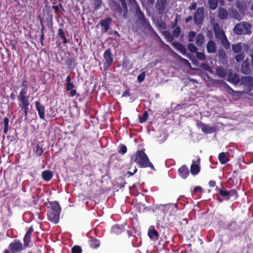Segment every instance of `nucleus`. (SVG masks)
I'll return each mask as SVG.
<instances>
[{"label": "nucleus", "mask_w": 253, "mask_h": 253, "mask_svg": "<svg viewBox=\"0 0 253 253\" xmlns=\"http://www.w3.org/2000/svg\"><path fill=\"white\" fill-rule=\"evenodd\" d=\"M181 29L179 27H175V29L172 31V36L173 38H177L180 33Z\"/></svg>", "instance_id": "nucleus-33"}, {"label": "nucleus", "mask_w": 253, "mask_h": 253, "mask_svg": "<svg viewBox=\"0 0 253 253\" xmlns=\"http://www.w3.org/2000/svg\"><path fill=\"white\" fill-rule=\"evenodd\" d=\"M172 45L174 48L179 51L183 54H186V49L183 45L179 42H172Z\"/></svg>", "instance_id": "nucleus-18"}, {"label": "nucleus", "mask_w": 253, "mask_h": 253, "mask_svg": "<svg viewBox=\"0 0 253 253\" xmlns=\"http://www.w3.org/2000/svg\"><path fill=\"white\" fill-rule=\"evenodd\" d=\"M242 44L241 42L233 44L232 45L233 51L236 53L240 52L242 49Z\"/></svg>", "instance_id": "nucleus-24"}, {"label": "nucleus", "mask_w": 253, "mask_h": 253, "mask_svg": "<svg viewBox=\"0 0 253 253\" xmlns=\"http://www.w3.org/2000/svg\"><path fill=\"white\" fill-rule=\"evenodd\" d=\"M133 161H131L130 163H129V168H128V169L129 170H133V167L134 166H135V165H134L133 164Z\"/></svg>", "instance_id": "nucleus-58"}, {"label": "nucleus", "mask_w": 253, "mask_h": 253, "mask_svg": "<svg viewBox=\"0 0 253 253\" xmlns=\"http://www.w3.org/2000/svg\"><path fill=\"white\" fill-rule=\"evenodd\" d=\"M219 192H220V195L222 197H224V198L225 199L228 200L229 198L230 195L228 193V191L220 190Z\"/></svg>", "instance_id": "nucleus-36"}, {"label": "nucleus", "mask_w": 253, "mask_h": 253, "mask_svg": "<svg viewBox=\"0 0 253 253\" xmlns=\"http://www.w3.org/2000/svg\"><path fill=\"white\" fill-rule=\"evenodd\" d=\"M51 208L48 212V219L54 223H57L59 220L61 207L57 202H53L50 204Z\"/></svg>", "instance_id": "nucleus-2"}, {"label": "nucleus", "mask_w": 253, "mask_h": 253, "mask_svg": "<svg viewBox=\"0 0 253 253\" xmlns=\"http://www.w3.org/2000/svg\"><path fill=\"white\" fill-rule=\"evenodd\" d=\"M219 59L223 64H225L227 62L226 55L225 52L223 50L219 51Z\"/></svg>", "instance_id": "nucleus-26"}, {"label": "nucleus", "mask_w": 253, "mask_h": 253, "mask_svg": "<svg viewBox=\"0 0 253 253\" xmlns=\"http://www.w3.org/2000/svg\"><path fill=\"white\" fill-rule=\"evenodd\" d=\"M27 94V91L25 89H23L21 90V91L20 92L19 95V99H22L27 98L26 96Z\"/></svg>", "instance_id": "nucleus-39"}, {"label": "nucleus", "mask_w": 253, "mask_h": 253, "mask_svg": "<svg viewBox=\"0 0 253 253\" xmlns=\"http://www.w3.org/2000/svg\"><path fill=\"white\" fill-rule=\"evenodd\" d=\"M23 248L22 243L19 241H14L9 245V249L13 253L21 251Z\"/></svg>", "instance_id": "nucleus-12"}, {"label": "nucleus", "mask_w": 253, "mask_h": 253, "mask_svg": "<svg viewBox=\"0 0 253 253\" xmlns=\"http://www.w3.org/2000/svg\"><path fill=\"white\" fill-rule=\"evenodd\" d=\"M192 20V17L191 16H189L185 19V23H188L190 21H191Z\"/></svg>", "instance_id": "nucleus-60"}, {"label": "nucleus", "mask_w": 253, "mask_h": 253, "mask_svg": "<svg viewBox=\"0 0 253 253\" xmlns=\"http://www.w3.org/2000/svg\"><path fill=\"white\" fill-rule=\"evenodd\" d=\"M213 31L217 42H220L225 48H229L230 47L229 42L226 37L224 32L218 24H215L214 25Z\"/></svg>", "instance_id": "nucleus-3"}, {"label": "nucleus", "mask_w": 253, "mask_h": 253, "mask_svg": "<svg viewBox=\"0 0 253 253\" xmlns=\"http://www.w3.org/2000/svg\"><path fill=\"white\" fill-rule=\"evenodd\" d=\"M205 42V37L204 35L199 33L196 37V43L199 46H202Z\"/></svg>", "instance_id": "nucleus-20"}, {"label": "nucleus", "mask_w": 253, "mask_h": 253, "mask_svg": "<svg viewBox=\"0 0 253 253\" xmlns=\"http://www.w3.org/2000/svg\"><path fill=\"white\" fill-rule=\"evenodd\" d=\"M227 75V80L229 82L235 85H237L239 83V76L237 74L233 73L231 70H228Z\"/></svg>", "instance_id": "nucleus-9"}, {"label": "nucleus", "mask_w": 253, "mask_h": 253, "mask_svg": "<svg viewBox=\"0 0 253 253\" xmlns=\"http://www.w3.org/2000/svg\"><path fill=\"white\" fill-rule=\"evenodd\" d=\"M188 49L192 53H196L198 50L197 47L192 43H189L187 45Z\"/></svg>", "instance_id": "nucleus-32"}, {"label": "nucleus", "mask_w": 253, "mask_h": 253, "mask_svg": "<svg viewBox=\"0 0 253 253\" xmlns=\"http://www.w3.org/2000/svg\"><path fill=\"white\" fill-rule=\"evenodd\" d=\"M162 35L164 36L165 39L169 42H172L173 40V37L172 35L168 31H164Z\"/></svg>", "instance_id": "nucleus-25"}, {"label": "nucleus", "mask_w": 253, "mask_h": 253, "mask_svg": "<svg viewBox=\"0 0 253 253\" xmlns=\"http://www.w3.org/2000/svg\"><path fill=\"white\" fill-rule=\"evenodd\" d=\"M148 235L151 239L157 240L158 238V233L155 229H149L148 231Z\"/></svg>", "instance_id": "nucleus-28"}, {"label": "nucleus", "mask_w": 253, "mask_h": 253, "mask_svg": "<svg viewBox=\"0 0 253 253\" xmlns=\"http://www.w3.org/2000/svg\"><path fill=\"white\" fill-rule=\"evenodd\" d=\"M94 4L95 5V8L98 9L99 8L101 5L102 0H91Z\"/></svg>", "instance_id": "nucleus-42"}, {"label": "nucleus", "mask_w": 253, "mask_h": 253, "mask_svg": "<svg viewBox=\"0 0 253 253\" xmlns=\"http://www.w3.org/2000/svg\"><path fill=\"white\" fill-rule=\"evenodd\" d=\"M135 9V15L137 18V22L141 24L143 27H147L149 25V21L147 19L140 10L139 6L137 4H135L134 7Z\"/></svg>", "instance_id": "nucleus-5"}, {"label": "nucleus", "mask_w": 253, "mask_h": 253, "mask_svg": "<svg viewBox=\"0 0 253 253\" xmlns=\"http://www.w3.org/2000/svg\"><path fill=\"white\" fill-rule=\"evenodd\" d=\"M241 83L251 90L253 88V78L251 76L243 77L241 79Z\"/></svg>", "instance_id": "nucleus-10"}, {"label": "nucleus", "mask_w": 253, "mask_h": 253, "mask_svg": "<svg viewBox=\"0 0 253 253\" xmlns=\"http://www.w3.org/2000/svg\"><path fill=\"white\" fill-rule=\"evenodd\" d=\"M251 25L247 21L237 23L233 28V32L238 35H250L252 33Z\"/></svg>", "instance_id": "nucleus-4"}, {"label": "nucleus", "mask_w": 253, "mask_h": 253, "mask_svg": "<svg viewBox=\"0 0 253 253\" xmlns=\"http://www.w3.org/2000/svg\"><path fill=\"white\" fill-rule=\"evenodd\" d=\"M103 56L105 60L104 68L108 69L113 62V57L111 49L110 48L107 49L104 53Z\"/></svg>", "instance_id": "nucleus-7"}, {"label": "nucleus", "mask_w": 253, "mask_h": 253, "mask_svg": "<svg viewBox=\"0 0 253 253\" xmlns=\"http://www.w3.org/2000/svg\"><path fill=\"white\" fill-rule=\"evenodd\" d=\"M182 63L185 64V65H187V66H190L191 65H190V63H189V62L186 59H184V60H183V61H182Z\"/></svg>", "instance_id": "nucleus-59"}, {"label": "nucleus", "mask_w": 253, "mask_h": 253, "mask_svg": "<svg viewBox=\"0 0 253 253\" xmlns=\"http://www.w3.org/2000/svg\"><path fill=\"white\" fill-rule=\"evenodd\" d=\"M71 91L70 92V94L71 96H74L76 95V90H70Z\"/></svg>", "instance_id": "nucleus-62"}, {"label": "nucleus", "mask_w": 253, "mask_h": 253, "mask_svg": "<svg viewBox=\"0 0 253 253\" xmlns=\"http://www.w3.org/2000/svg\"><path fill=\"white\" fill-rule=\"evenodd\" d=\"M52 172L49 170H44L42 172L43 179L45 181H49L52 177Z\"/></svg>", "instance_id": "nucleus-21"}, {"label": "nucleus", "mask_w": 253, "mask_h": 253, "mask_svg": "<svg viewBox=\"0 0 253 253\" xmlns=\"http://www.w3.org/2000/svg\"><path fill=\"white\" fill-rule=\"evenodd\" d=\"M208 3L210 8L212 10H214L216 8L218 5V0H208Z\"/></svg>", "instance_id": "nucleus-30"}, {"label": "nucleus", "mask_w": 253, "mask_h": 253, "mask_svg": "<svg viewBox=\"0 0 253 253\" xmlns=\"http://www.w3.org/2000/svg\"><path fill=\"white\" fill-rule=\"evenodd\" d=\"M202 188L200 186L196 187L194 189V192L195 193H196L198 191H202Z\"/></svg>", "instance_id": "nucleus-61"}, {"label": "nucleus", "mask_w": 253, "mask_h": 253, "mask_svg": "<svg viewBox=\"0 0 253 253\" xmlns=\"http://www.w3.org/2000/svg\"><path fill=\"white\" fill-rule=\"evenodd\" d=\"M197 7V3L196 2H193L192 3L191 5L189 7L190 10H195Z\"/></svg>", "instance_id": "nucleus-54"}, {"label": "nucleus", "mask_w": 253, "mask_h": 253, "mask_svg": "<svg viewBox=\"0 0 253 253\" xmlns=\"http://www.w3.org/2000/svg\"><path fill=\"white\" fill-rule=\"evenodd\" d=\"M201 67L204 70L209 71V72L212 73V70L211 67L208 64L206 63H203L201 64Z\"/></svg>", "instance_id": "nucleus-45"}, {"label": "nucleus", "mask_w": 253, "mask_h": 253, "mask_svg": "<svg viewBox=\"0 0 253 253\" xmlns=\"http://www.w3.org/2000/svg\"><path fill=\"white\" fill-rule=\"evenodd\" d=\"M209 185L211 187H214L215 185V182L214 181L211 180L209 182Z\"/></svg>", "instance_id": "nucleus-63"}, {"label": "nucleus", "mask_w": 253, "mask_h": 253, "mask_svg": "<svg viewBox=\"0 0 253 253\" xmlns=\"http://www.w3.org/2000/svg\"><path fill=\"white\" fill-rule=\"evenodd\" d=\"M186 55L192 61L193 63H195L197 62V60L193 55L191 54H187Z\"/></svg>", "instance_id": "nucleus-49"}, {"label": "nucleus", "mask_w": 253, "mask_h": 253, "mask_svg": "<svg viewBox=\"0 0 253 253\" xmlns=\"http://www.w3.org/2000/svg\"><path fill=\"white\" fill-rule=\"evenodd\" d=\"M201 129L203 132L206 133H211L214 131L213 127H211L207 125H202Z\"/></svg>", "instance_id": "nucleus-27"}, {"label": "nucleus", "mask_w": 253, "mask_h": 253, "mask_svg": "<svg viewBox=\"0 0 253 253\" xmlns=\"http://www.w3.org/2000/svg\"><path fill=\"white\" fill-rule=\"evenodd\" d=\"M137 169H136V166H134L133 167V172H132L131 171H128L127 172V174H128L129 176H132L133 175L134 173H135L137 171Z\"/></svg>", "instance_id": "nucleus-52"}, {"label": "nucleus", "mask_w": 253, "mask_h": 253, "mask_svg": "<svg viewBox=\"0 0 253 253\" xmlns=\"http://www.w3.org/2000/svg\"><path fill=\"white\" fill-rule=\"evenodd\" d=\"M112 19L109 17L100 21V25L103 28L104 32L106 33L108 31Z\"/></svg>", "instance_id": "nucleus-14"}, {"label": "nucleus", "mask_w": 253, "mask_h": 253, "mask_svg": "<svg viewBox=\"0 0 253 253\" xmlns=\"http://www.w3.org/2000/svg\"><path fill=\"white\" fill-rule=\"evenodd\" d=\"M218 159L222 164H225L229 161L226 153L224 152L220 153L218 155Z\"/></svg>", "instance_id": "nucleus-23"}, {"label": "nucleus", "mask_w": 253, "mask_h": 253, "mask_svg": "<svg viewBox=\"0 0 253 253\" xmlns=\"http://www.w3.org/2000/svg\"><path fill=\"white\" fill-rule=\"evenodd\" d=\"M116 11H117L120 14L122 13V8L120 6V5L117 6Z\"/></svg>", "instance_id": "nucleus-56"}, {"label": "nucleus", "mask_w": 253, "mask_h": 253, "mask_svg": "<svg viewBox=\"0 0 253 253\" xmlns=\"http://www.w3.org/2000/svg\"><path fill=\"white\" fill-rule=\"evenodd\" d=\"M191 172L192 174L195 175L199 173L200 168L197 164H192L191 166Z\"/></svg>", "instance_id": "nucleus-29"}, {"label": "nucleus", "mask_w": 253, "mask_h": 253, "mask_svg": "<svg viewBox=\"0 0 253 253\" xmlns=\"http://www.w3.org/2000/svg\"><path fill=\"white\" fill-rule=\"evenodd\" d=\"M217 15L220 19L224 20L227 19L228 13L226 9L220 7L218 9Z\"/></svg>", "instance_id": "nucleus-16"}, {"label": "nucleus", "mask_w": 253, "mask_h": 253, "mask_svg": "<svg viewBox=\"0 0 253 253\" xmlns=\"http://www.w3.org/2000/svg\"><path fill=\"white\" fill-rule=\"evenodd\" d=\"M131 161L136 163L141 168L150 167L151 169H154L153 165L143 150L137 151L131 158Z\"/></svg>", "instance_id": "nucleus-1"}, {"label": "nucleus", "mask_w": 253, "mask_h": 253, "mask_svg": "<svg viewBox=\"0 0 253 253\" xmlns=\"http://www.w3.org/2000/svg\"><path fill=\"white\" fill-rule=\"evenodd\" d=\"M116 11H117L120 14L122 13V8L120 6V5L117 6Z\"/></svg>", "instance_id": "nucleus-57"}, {"label": "nucleus", "mask_w": 253, "mask_h": 253, "mask_svg": "<svg viewBox=\"0 0 253 253\" xmlns=\"http://www.w3.org/2000/svg\"><path fill=\"white\" fill-rule=\"evenodd\" d=\"M35 106L40 118L43 119L44 118V107L39 101L36 102Z\"/></svg>", "instance_id": "nucleus-13"}, {"label": "nucleus", "mask_w": 253, "mask_h": 253, "mask_svg": "<svg viewBox=\"0 0 253 253\" xmlns=\"http://www.w3.org/2000/svg\"><path fill=\"white\" fill-rule=\"evenodd\" d=\"M217 82H219V83H220V82L223 83L225 84V86L227 88H228L229 89V90H230L231 92H233L234 91L226 83L223 82L221 80H219V81H217Z\"/></svg>", "instance_id": "nucleus-53"}, {"label": "nucleus", "mask_w": 253, "mask_h": 253, "mask_svg": "<svg viewBox=\"0 0 253 253\" xmlns=\"http://www.w3.org/2000/svg\"><path fill=\"white\" fill-rule=\"evenodd\" d=\"M237 8L239 9L241 11H244L245 9H246V6L244 3L239 2L237 3L236 4Z\"/></svg>", "instance_id": "nucleus-46"}, {"label": "nucleus", "mask_w": 253, "mask_h": 253, "mask_svg": "<svg viewBox=\"0 0 253 253\" xmlns=\"http://www.w3.org/2000/svg\"><path fill=\"white\" fill-rule=\"evenodd\" d=\"M8 123H9L8 119L7 118H5L3 120V124H4L3 132L5 134L7 133Z\"/></svg>", "instance_id": "nucleus-35"}, {"label": "nucleus", "mask_w": 253, "mask_h": 253, "mask_svg": "<svg viewBox=\"0 0 253 253\" xmlns=\"http://www.w3.org/2000/svg\"><path fill=\"white\" fill-rule=\"evenodd\" d=\"M196 32L193 31H190L188 33V41L190 42H193L194 41V39L196 37Z\"/></svg>", "instance_id": "nucleus-31"}, {"label": "nucleus", "mask_w": 253, "mask_h": 253, "mask_svg": "<svg viewBox=\"0 0 253 253\" xmlns=\"http://www.w3.org/2000/svg\"><path fill=\"white\" fill-rule=\"evenodd\" d=\"M122 6L124 9V10H123L124 13H123V16L124 18H126L127 17L128 10H127V5L125 2H122Z\"/></svg>", "instance_id": "nucleus-37"}, {"label": "nucleus", "mask_w": 253, "mask_h": 253, "mask_svg": "<svg viewBox=\"0 0 253 253\" xmlns=\"http://www.w3.org/2000/svg\"><path fill=\"white\" fill-rule=\"evenodd\" d=\"M127 151V148L126 146L121 145L120 146L119 152L122 154H125Z\"/></svg>", "instance_id": "nucleus-48"}, {"label": "nucleus", "mask_w": 253, "mask_h": 253, "mask_svg": "<svg viewBox=\"0 0 253 253\" xmlns=\"http://www.w3.org/2000/svg\"><path fill=\"white\" fill-rule=\"evenodd\" d=\"M37 149L36 150V154L37 156H41L43 153V149L42 147H40L39 145H37Z\"/></svg>", "instance_id": "nucleus-44"}, {"label": "nucleus", "mask_w": 253, "mask_h": 253, "mask_svg": "<svg viewBox=\"0 0 253 253\" xmlns=\"http://www.w3.org/2000/svg\"><path fill=\"white\" fill-rule=\"evenodd\" d=\"M228 193L229 194L230 197L232 196H235V198H236L237 196V191L235 189H232V190L228 191Z\"/></svg>", "instance_id": "nucleus-50"}, {"label": "nucleus", "mask_w": 253, "mask_h": 253, "mask_svg": "<svg viewBox=\"0 0 253 253\" xmlns=\"http://www.w3.org/2000/svg\"><path fill=\"white\" fill-rule=\"evenodd\" d=\"M215 70L216 75L220 78H224L228 74V71L221 66L216 67Z\"/></svg>", "instance_id": "nucleus-15"}, {"label": "nucleus", "mask_w": 253, "mask_h": 253, "mask_svg": "<svg viewBox=\"0 0 253 253\" xmlns=\"http://www.w3.org/2000/svg\"><path fill=\"white\" fill-rule=\"evenodd\" d=\"M33 231V229L32 227H30L26 233L24 238V244L25 246H27L28 245L30 241V235Z\"/></svg>", "instance_id": "nucleus-22"}, {"label": "nucleus", "mask_w": 253, "mask_h": 253, "mask_svg": "<svg viewBox=\"0 0 253 253\" xmlns=\"http://www.w3.org/2000/svg\"><path fill=\"white\" fill-rule=\"evenodd\" d=\"M245 57V55L244 54V53L242 52V53L239 54L235 56V59L237 62H240L242 61Z\"/></svg>", "instance_id": "nucleus-43"}, {"label": "nucleus", "mask_w": 253, "mask_h": 253, "mask_svg": "<svg viewBox=\"0 0 253 253\" xmlns=\"http://www.w3.org/2000/svg\"><path fill=\"white\" fill-rule=\"evenodd\" d=\"M204 7H201L197 8L194 15V21L195 24L200 25L202 23L204 19Z\"/></svg>", "instance_id": "nucleus-6"}, {"label": "nucleus", "mask_w": 253, "mask_h": 253, "mask_svg": "<svg viewBox=\"0 0 253 253\" xmlns=\"http://www.w3.org/2000/svg\"><path fill=\"white\" fill-rule=\"evenodd\" d=\"M82 249L79 246H75L72 249V253H82Z\"/></svg>", "instance_id": "nucleus-40"}, {"label": "nucleus", "mask_w": 253, "mask_h": 253, "mask_svg": "<svg viewBox=\"0 0 253 253\" xmlns=\"http://www.w3.org/2000/svg\"><path fill=\"white\" fill-rule=\"evenodd\" d=\"M167 0H157L155 8L159 14L164 13L167 6Z\"/></svg>", "instance_id": "nucleus-8"}, {"label": "nucleus", "mask_w": 253, "mask_h": 253, "mask_svg": "<svg viewBox=\"0 0 253 253\" xmlns=\"http://www.w3.org/2000/svg\"><path fill=\"white\" fill-rule=\"evenodd\" d=\"M58 34L59 36L62 37V36H64V33L62 29H59L58 31Z\"/></svg>", "instance_id": "nucleus-55"}, {"label": "nucleus", "mask_w": 253, "mask_h": 253, "mask_svg": "<svg viewBox=\"0 0 253 253\" xmlns=\"http://www.w3.org/2000/svg\"><path fill=\"white\" fill-rule=\"evenodd\" d=\"M148 115L147 112H146V111L144 112V113H143V116L139 117L140 123H142L145 122L148 118Z\"/></svg>", "instance_id": "nucleus-41"}, {"label": "nucleus", "mask_w": 253, "mask_h": 253, "mask_svg": "<svg viewBox=\"0 0 253 253\" xmlns=\"http://www.w3.org/2000/svg\"><path fill=\"white\" fill-rule=\"evenodd\" d=\"M207 49L209 53H214L216 52V48L215 43L213 41L210 40L209 41L207 44Z\"/></svg>", "instance_id": "nucleus-17"}, {"label": "nucleus", "mask_w": 253, "mask_h": 253, "mask_svg": "<svg viewBox=\"0 0 253 253\" xmlns=\"http://www.w3.org/2000/svg\"><path fill=\"white\" fill-rule=\"evenodd\" d=\"M180 175L183 178H186L189 174L188 169L185 166H183L178 169Z\"/></svg>", "instance_id": "nucleus-19"}, {"label": "nucleus", "mask_w": 253, "mask_h": 253, "mask_svg": "<svg viewBox=\"0 0 253 253\" xmlns=\"http://www.w3.org/2000/svg\"><path fill=\"white\" fill-rule=\"evenodd\" d=\"M196 57L201 61H205L206 60V56L203 52H197Z\"/></svg>", "instance_id": "nucleus-38"}, {"label": "nucleus", "mask_w": 253, "mask_h": 253, "mask_svg": "<svg viewBox=\"0 0 253 253\" xmlns=\"http://www.w3.org/2000/svg\"><path fill=\"white\" fill-rule=\"evenodd\" d=\"M19 100L22 102V108L23 109H25L26 110V108L27 107H28V106L29 105V103L28 102V98H25V99H20Z\"/></svg>", "instance_id": "nucleus-34"}, {"label": "nucleus", "mask_w": 253, "mask_h": 253, "mask_svg": "<svg viewBox=\"0 0 253 253\" xmlns=\"http://www.w3.org/2000/svg\"><path fill=\"white\" fill-rule=\"evenodd\" d=\"M145 77V72H143L142 73H141L137 77V80L139 83L142 82L144 81Z\"/></svg>", "instance_id": "nucleus-47"}, {"label": "nucleus", "mask_w": 253, "mask_h": 253, "mask_svg": "<svg viewBox=\"0 0 253 253\" xmlns=\"http://www.w3.org/2000/svg\"><path fill=\"white\" fill-rule=\"evenodd\" d=\"M74 87H75V85L72 83H69V84H67L66 88H67V90H72Z\"/></svg>", "instance_id": "nucleus-51"}, {"label": "nucleus", "mask_w": 253, "mask_h": 253, "mask_svg": "<svg viewBox=\"0 0 253 253\" xmlns=\"http://www.w3.org/2000/svg\"><path fill=\"white\" fill-rule=\"evenodd\" d=\"M241 72L244 74H250L251 72L250 64L248 59H247L242 64Z\"/></svg>", "instance_id": "nucleus-11"}, {"label": "nucleus", "mask_w": 253, "mask_h": 253, "mask_svg": "<svg viewBox=\"0 0 253 253\" xmlns=\"http://www.w3.org/2000/svg\"><path fill=\"white\" fill-rule=\"evenodd\" d=\"M52 9L54 10L55 12H58V11H59V6H53Z\"/></svg>", "instance_id": "nucleus-64"}]
</instances>
